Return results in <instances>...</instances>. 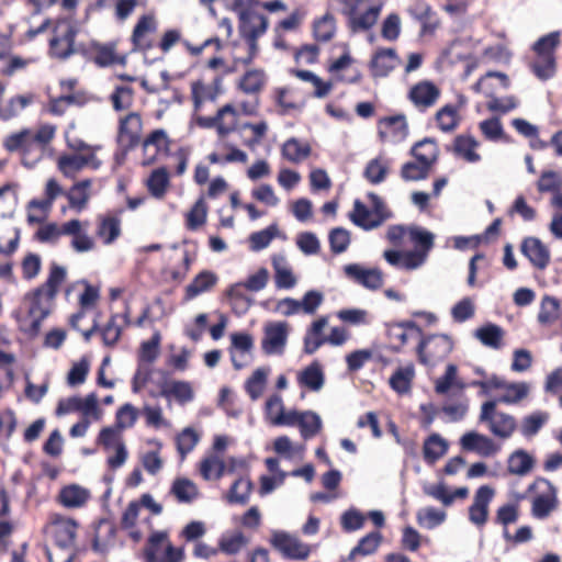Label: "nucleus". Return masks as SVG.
<instances>
[{"label": "nucleus", "mask_w": 562, "mask_h": 562, "mask_svg": "<svg viewBox=\"0 0 562 562\" xmlns=\"http://www.w3.org/2000/svg\"><path fill=\"white\" fill-rule=\"evenodd\" d=\"M55 133V126L49 124L22 128L4 136L2 147L8 154L15 155L24 167L33 168L46 156Z\"/></svg>", "instance_id": "nucleus-1"}, {"label": "nucleus", "mask_w": 562, "mask_h": 562, "mask_svg": "<svg viewBox=\"0 0 562 562\" xmlns=\"http://www.w3.org/2000/svg\"><path fill=\"white\" fill-rule=\"evenodd\" d=\"M260 0H234L233 11L238 18V32L247 44V54L236 57L245 67L252 64L259 54L258 40L267 32L268 18L260 11Z\"/></svg>", "instance_id": "nucleus-2"}, {"label": "nucleus", "mask_w": 562, "mask_h": 562, "mask_svg": "<svg viewBox=\"0 0 562 562\" xmlns=\"http://www.w3.org/2000/svg\"><path fill=\"white\" fill-rule=\"evenodd\" d=\"M66 277V268L52 262L46 281L27 293L26 297L30 300L29 316L32 321L27 327L23 328V331L30 337H36L40 334L42 322L49 315L52 303Z\"/></svg>", "instance_id": "nucleus-3"}, {"label": "nucleus", "mask_w": 562, "mask_h": 562, "mask_svg": "<svg viewBox=\"0 0 562 562\" xmlns=\"http://www.w3.org/2000/svg\"><path fill=\"white\" fill-rule=\"evenodd\" d=\"M561 45V32H550L538 38L531 49L535 58L529 63L531 72L541 81L552 79L557 74V49Z\"/></svg>", "instance_id": "nucleus-4"}, {"label": "nucleus", "mask_w": 562, "mask_h": 562, "mask_svg": "<svg viewBox=\"0 0 562 562\" xmlns=\"http://www.w3.org/2000/svg\"><path fill=\"white\" fill-rule=\"evenodd\" d=\"M529 498L531 516L539 520L549 518L560 505L558 488L544 477H536L518 499Z\"/></svg>", "instance_id": "nucleus-5"}, {"label": "nucleus", "mask_w": 562, "mask_h": 562, "mask_svg": "<svg viewBox=\"0 0 562 562\" xmlns=\"http://www.w3.org/2000/svg\"><path fill=\"white\" fill-rule=\"evenodd\" d=\"M77 33V29L70 22L57 21L53 27V36L49 40L50 56L60 60H66L75 54L88 56L85 45L75 44Z\"/></svg>", "instance_id": "nucleus-6"}, {"label": "nucleus", "mask_w": 562, "mask_h": 562, "mask_svg": "<svg viewBox=\"0 0 562 562\" xmlns=\"http://www.w3.org/2000/svg\"><path fill=\"white\" fill-rule=\"evenodd\" d=\"M143 559L145 562H182L184 552L172 544L167 531H154L143 548Z\"/></svg>", "instance_id": "nucleus-7"}, {"label": "nucleus", "mask_w": 562, "mask_h": 562, "mask_svg": "<svg viewBox=\"0 0 562 562\" xmlns=\"http://www.w3.org/2000/svg\"><path fill=\"white\" fill-rule=\"evenodd\" d=\"M78 522L54 513L49 515V520L45 526V533L61 549H70L76 544Z\"/></svg>", "instance_id": "nucleus-8"}, {"label": "nucleus", "mask_w": 562, "mask_h": 562, "mask_svg": "<svg viewBox=\"0 0 562 562\" xmlns=\"http://www.w3.org/2000/svg\"><path fill=\"white\" fill-rule=\"evenodd\" d=\"M452 341L447 335H422L417 344L418 359L424 364L434 366L445 359L452 350Z\"/></svg>", "instance_id": "nucleus-9"}, {"label": "nucleus", "mask_w": 562, "mask_h": 562, "mask_svg": "<svg viewBox=\"0 0 562 562\" xmlns=\"http://www.w3.org/2000/svg\"><path fill=\"white\" fill-rule=\"evenodd\" d=\"M480 422L487 423L491 432L499 438H509L516 430L515 418L496 411V401H487L481 407Z\"/></svg>", "instance_id": "nucleus-10"}, {"label": "nucleus", "mask_w": 562, "mask_h": 562, "mask_svg": "<svg viewBox=\"0 0 562 562\" xmlns=\"http://www.w3.org/2000/svg\"><path fill=\"white\" fill-rule=\"evenodd\" d=\"M143 120L139 113L130 112L119 121L116 142L124 154L142 143Z\"/></svg>", "instance_id": "nucleus-11"}, {"label": "nucleus", "mask_w": 562, "mask_h": 562, "mask_svg": "<svg viewBox=\"0 0 562 562\" xmlns=\"http://www.w3.org/2000/svg\"><path fill=\"white\" fill-rule=\"evenodd\" d=\"M158 29V21L154 13L143 14L138 18L131 34L134 52L146 54L155 47L154 35Z\"/></svg>", "instance_id": "nucleus-12"}, {"label": "nucleus", "mask_w": 562, "mask_h": 562, "mask_svg": "<svg viewBox=\"0 0 562 562\" xmlns=\"http://www.w3.org/2000/svg\"><path fill=\"white\" fill-rule=\"evenodd\" d=\"M423 329L414 321L394 322L386 325L391 350L400 352L409 340H420Z\"/></svg>", "instance_id": "nucleus-13"}, {"label": "nucleus", "mask_w": 562, "mask_h": 562, "mask_svg": "<svg viewBox=\"0 0 562 562\" xmlns=\"http://www.w3.org/2000/svg\"><path fill=\"white\" fill-rule=\"evenodd\" d=\"M100 166L101 160L93 153L88 155L66 154L59 156L57 160L58 170L68 179H75L86 167L97 170Z\"/></svg>", "instance_id": "nucleus-14"}, {"label": "nucleus", "mask_w": 562, "mask_h": 562, "mask_svg": "<svg viewBox=\"0 0 562 562\" xmlns=\"http://www.w3.org/2000/svg\"><path fill=\"white\" fill-rule=\"evenodd\" d=\"M401 64L402 60L394 48L380 47L372 54L368 67L373 78H384Z\"/></svg>", "instance_id": "nucleus-15"}, {"label": "nucleus", "mask_w": 562, "mask_h": 562, "mask_svg": "<svg viewBox=\"0 0 562 562\" xmlns=\"http://www.w3.org/2000/svg\"><path fill=\"white\" fill-rule=\"evenodd\" d=\"M270 542L284 558L291 560H305L311 552L307 544L283 531L273 532Z\"/></svg>", "instance_id": "nucleus-16"}, {"label": "nucleus", "mask_w": 562, "mask_h": 562, "mask_svg": "<svg viewBox=\"0 0 562 562\" xmlns=\"http://www.w3.org/2000/svg\"><path fill=\"white\" fill-rule=\"evenodd\" d=\"M440 95L441 90L429 80L418 81L408 91L409 101L420 112L432 108L438 102Z\"/></svg>", "instance_id": "nucleus-17"}, {"label": "nucleus", "mask_w": 562, "mask_h": 562, "mask_svg": "<svg viewBox=\"0 0 562 562\" xmlns=\"http://www.w3.org/2000/svg\"><path fill=\"white\" fill-rule=\"evenodd\" d=\"M494 494V490L488 485H482L475 492L473 503L469 507V520L479 528L487 521L488 506Z\"/></svg>", "instance_id": "nucleus-18"}, {"label": "nucleus", "mask_w": 562, "mask_h": 562, "mask_svg": "<svg viewBox=\"0 0 562 562\" xmlns=\"http://www.w3.org/2000/svg\"><path fill=\"white\" fill-rule=\"evenodd\" d=\"M288 339V325L283 322L269 323L265 327L261 348L267 355L282 353Z\"/></svg>", "instance_id": "nucleus-19"}, {"label": "nucleus", "mask_w": 562, "mask_h": 562, "mask_svg": "<svg viewBox=\"0 0 562 562\" xmlns=\"http://www.w3.org/2000/svg\"><path fill=\"white\" fill-rule=\"evenodd\" d=\"M78 284L83 285V292L78 297L79 311L69 318L74 329H79V322L86 316V312L93 308L100 300V286L91 284L87 280H79Z\"/></svg>", "instance_id": "nucleus-20"}, {"label": "nucleus", "mask_w": 562, "mask_h": 562, "mask_svg": "<svg viewBox=\"0 0 562 562\" xmlns=\"http://www.w3.org/2000/svg\"><path fill=\"white\" fill-rule=\"evenodd\" d=\"M520 251L528 258L531 265L539 269H546L551 260L549 248L537 237H526L520 245Z\"/></svg>", "instance_id": "nucleus-21"}, {"label": "nucleus", "mask_w": 562, "mask_h": 562, "mask_svg": "<svg viewBox=\"0 0 562 562\" xmlns=\"http://www.w3.org/2000/svg\"><path fill=\"white\" fill-rule=\"evenodd\" d=\"M345 273L357 283L370 290H378L383 284V273L376 268L366 269L357 263H351L345 267Z\"/></svg>", "instance_id": "nucleus-22"}, {"label": "nucleus", "mask_w": 562, "mask_h": 562, "mask_svg": "<svg viewBox=\"0 0 562 562\" xmlns=\"http://www.w3.org/2000/svg\"><path fill=\"white\" fill-rule=\"evenodd\" d=\"M223 76H215L210 85L201 80L191 85V94L194 109L199 110L204 101H215L222 93Z\"/></svg>", "instance_id": "nucleus-23"}, {"label": "nucleus", "mask_w": 562, "mask_h": 562, "mask_svg": "<svg viewBox=\"0 0 562 562\" xmlns=\"http://www.w3.org/2000/svg\"><path fill=\"white\" fill-rule=\"evenodd\" d=\"M407 135V123L404 115L386 116L379 121V136L382 142L391 138L402 140Z\"/></svg>", "instance_id": "nucleus-24"}, {"label": "nucleus", "mask_w": 562, "mask_h": 562, "mask_svg": "<svg viewBox=\"0 0 562 562\" xmlns=\"http://www.w3.org/2000/svg\"><path fill=\"white\" fill-rule=\"evenodd\" d=\"M268 81L267 74L261 68L248 69L237 81V89L248 95H258Z\"/></svg>", "instance_id": "nucleus-25"}, {"label": "nucleus", "mask_w": 562, "mask_h": 562, "mask_svg": "<svg viewBox=\"0 0 562 562\" xmlns=\"http://www.w3.org/2000/svg\"><path fill=\"white\" fill-rule=\"evenodd\" d=\"M411 16L416 20L422 29L420 35H432L439 26L437 13L427 3H418L408 10Z\"/></svg>", "instance_id": "nucleus-26"}, {"label": "nucleus", "mask_w": 562, "mask_h": 562, "mask_svg": "<svg viewBox=\"0 0 562 562\" xmlns=\"http://www.w3.org/2000/svg\"><path fill=\"white\" fill-rule=\"evenodd\" d=\"M90 492L77 484L66 485L60 488L56 501L65 508H80L87 504Z\"/></svg>", "instance_id": "nucleus-27"}, {"label": "nucleus", "mask_w": 562, "mask_h": 562, "mask_svg": "<svg viewBox=\"0 0 562 562\" xmlns=\"http://www.w3.org/2000/svg\"><path fill=\"white\" fill-rule=\"evenodd\" d=\"M86 58L92 60L99 67H108L119 63L121 59L116 54V46L113 43L99 44L92 42L88 47Z\"/></svg>", "instance_id": "nucleus-28"}, {"label": "nucleus", "mask_w": 562, "mask_h": 562, "mask_svg": "<svg viewBox=\"0 0 562 562\" xmlns=\"http://www.w3.org/2000/svg\"><path fill=\"white\" fill-rule=\"evenodd\" d=\"M218 282V277L211 270H202L186 288V300H192L198 295L211 291Z\"/></svg>", "instance_id": "nucleus-29"}, {"label": "nucleus", "mask_w": 562, "mask_h": 562, "mask_svg": "<svg viewBox=\"0 0 562 562\" xmlns=\"http://www.w3.org/2000/svg\"><path fill=\"white\" fill-rule=\"evenodd\" d=\"M169 494L175 497L179 504H191L200 495L198 485L187 477H177L173 480Z\"/></svg>", "instance_id": "nucleus-30"}, {"label": "nucleus", "mask_w": 562, "mask_h": 562, "mask_svg": "<svg viewBox=\"0 0 562 562\" xmlns=\"http://www.w3.org/2000/svg\"><path fill=\"white\" fill-rule=\"evenodd\" d=\"M91 187V179H83L74 183L69 190L65 192L69 206L78 212L85 210L90 199Z\"/></svg>", "instance_id": "nucleus-31"}, {"label": "nucleus", "mask_w": 562, "mask_h": 562, "mask_svg": "<svg viewBox=\"0 0 562 562\" xmlns=\"http://www.w3.org/2000/svg\"><path fill=\"white\" fill-rule=\"evenodd\" d=\"M166 398H175L180 404L189 403L194 397L191 384L187 381H171L164 383L159 393Z\"/></svg>", "instance_id": "nucleus-32"}, {"label": "nucleus", "mask_w": 562, "mask_h": 562, "mask_svg": "<svg viewBox=\"0 0 562 562\" xmlns=\"http://www.w3.org/2000/svg\"><path fill=\"white\" fill-rule=\"evenodd\" d=\"M95 234L105 245L114 243L121 235L120 218L110 214L99 216Z\"/></svg>", "instance_id": "nucleus-33"}, {"label": "nucleus", "mask_w": 562, "mask_h": 562, "mask_svg": "<svg viewBox=\"0 0 562 562\" xmlns=\"http://www.w3.org/2000/svg\"><path fill=\"white\" fill-rule=\"evenodd\" d=\"M312 147L307 142H301L291 137L284 142L281 154L284 159L292 164H300L311 156Z\"/></svg>", "instance_id": "nucleus-34"}, {"label": "nucleus", "mask_w": 562, "mask_h": 562, "mask_svg": "<svg viewBox=\"0 0 562 562\" xmlns=\"http://www.w3.org/2000/svg\"><path fill=\"white\" fill-rule=\"evenodd\" d=\"M411 154L415 157V159L424 162L432 169V167L438 161L439 148L434 139L424 138L412 147Z\"/></svg>", "instance_id": "nucleus-35"}, {"label": "nucleus", "mask_w": 562, "mask_h": 562, "mask_svg": "<svg viewBox=\"0 0 562 562\" xmlns=\"http://www.w3.org/2000/svg\"><path fill=\"white\" fill-rule=\"evenodd\" d=\"M170 186V177L166 167L154 169L146 180V187L155 199H162Z\"/></svg>", "instance_id": "nucleus-36"}, {"label": "nucleus", "mask_w": 562, "mask_h": 562, "mask_svg": "<svg viewBox=\"0 0 562 562\" xmlns=\"http://www.w3.org/2000/svg\"><path fill=\"white\" fill-rule=\"evenodd\" d=\"M504 335V329L493 323H487L474 331V337L492 349H499L503 346Z\"/></svg>", "instance_id": "nucleus-37"}, {"label": "nucleus", "mask_w": 562, "mask_h": 562, "mask_svg": "<svg viewBox=\"0 0 562 562\" xmlns=\"http://www.w3.org/2000/svg\"><path fill=\"white\" fill-rule=\"evenodd\" d=\"M424 492L428 496L440 501L445 506H450L456 498H467L469 494L468 487H458L453 492H449L443 483L427 486Z\"/></svg>", "instance_id": "nucleus-38"}, {"label": "nucleus", "mask_w": 562, "mask_h": 562, "mask_svg": "<svg viewBox=\"0 0 562 562\" xmlns=\"http://www.w3.org/2000/svg\"><path fill=\"white\" fill-rule=\"evenodd\" d=\"M496 94V89H494L493 87H486L485 97L490 99L488 102L486 103V108L490 112L506 114L515 110L519 104L515 95L498 98Z\"/></svg>", "instance_id": "nucleus-39"}, {"label": "nucleus", "mask_w": 562, "mask_h": 562, "mask_svg": "<svg viewBox=\"0 0 562 562\" xmlns=\"http://www.w3.org/2000/svg\"><path fill=\"white\" fill-rule=\"evenodd\" d=\"M218 120V137L224 138L234 131L238 125L239 114L233 104H225L216 112Z\"/></svg>", "instance_id": "nucleus-40"}, {"label": "nucleus", "mask_w": 562, "mask_h": 562, "mask_svg": "<svg viewBox=\"0 0 562 562\" xmlns=\"http://www.w3.org/2000/svg\"><path fill=\"white\" fill-rule=\"evenodd\" d=\"M459 110L460 106L453 104H446L440 108L435 115L438 128L446 133L454 131L461 121Z\"/></svg>", "instance_id": "nucleus-41"}, {"label": "nucleus", "mask_w": 562, "mask_h": 562, "mask_svg": "<svg viewBox=\"0 0 562 562\" xmlns=\"http://www.w3.org/2000/svg\"><path fill=\"white\" fill-rule=\"evenodd\" d=\"M34 101V94H19L12 97L5 104H0V119L9 121L16 117Z\"/></svg>", "instance_id": "nucleus-42"}, {"label": "nucleus", "mask_w": 562, "mask_h": 562, "mask_svg": "<svg viewBox=\"0 0 562 562\" xmlns=\"http://www.w3.org/2000/svg\"><path fill=\"white\" fill-rule=\"evenodd\" d=\"M479 143L470 135H458L453 142V153L468 162H477L481 156L475 151Z\"/></svg>", "instance_id": "nucleus-43"}, {"label": "nucleus", "mask_w": 562, "mask_h": 562, "mask_svg": "<svg viewBox=\"0 0 562 562\" xmlns=\"http://www.w3.org/2000/svg\"><path fill=\"white\" fill-rule=\"evenodd\" d=\"M389 170V160L379 156L368 161L363 171V177L371 184H380L386 179Z\"/></svg>", "instance_id": "nucleus-44"}, {"label": "nucleus", "mask_w": 562, "mask_h": 562, "mask_svg": "<svg viewBox=\"0 0 562 562\" xmlns=\"http://www.w3.org/2000/svg\"><path fill=\"white\" fill-rule=\"evenodd\" d=\"M336 19L331 12H326L323 16L313 22V35L318 42H329L336 34Z\"/></svg>", "instance_id": "nucleus-45"}, {"label": "nucleus", "mask_w": 562, "mask_h": 562, "mask_svg": "<svg viewBox=\"0 0 562 562\" xmlns=\"http://www.w3.org/2000/svg\"><path fill=\"white\" fill-rule=\"evenodd\" d=\"M270 369L257 368L245 382V391L252 401H257L263 393Z\"/></svg>", "instance_id": "nucleus-46"}, {"label": "nucleus", "mask_w": 562, "mask_h": 562, "mask_svg": "<svg viewBox=\"0 0 562 562\" xmlns=\"http://www.w3.org/2000/svg\"><path fill=\"white\" fill-rule=\"evenodd\" d=\"M448 450V443L438 434H431L424 442L423 454L427 463H435Z\"/></svg>", "instance_id": "nucleus-47"}, {"label": "nucleus", "mask_w": 562, "mask_h": 562, "mask_svg": "<svg viewBox=\"0 0 562 562\" xmlns=\"http://www.w3.org/2000/svg\"><path fill=\"white\" fill-rule=\"evenodd\" d=\"M535 464L533 458L525 450H517L508 458L507 470L510 474L526 475Z\"/></svg>", "instance_id": "nucleus-48"}, {"label": "nucleus", "mask_w": 562, "mask_h": 562, "mask_svg": "<svg viewBox=\"0 0 562 562\" xmlns=\"http://www.w3.org/2000/svg\"><path fill=\"white\" fill-rule=\"evenodd\" d=\"M458 367L453 363H449L446 368L443 375H441L435 384V391L437 394H447L448 391L457 386L460 395L463 397V383L457 380Z\"/></svg>", "instance_id": "nucleus-49"}, {"label": "nucleus", "mask_w": 562, "mask_h": 562, "mask_svg": "<svg viewBox=\"0 0 562 562\" xmlns=\"http://www.w3.org/2000/svg\"><path fill=\"white\" fill-rule=\"evenodd\" d=\"M414 374L413 367L398 368L389 380L391 389L401 395L408 393L412 389Z\"/></svg>", "instance_id": "nucleus-50"}, {"label": "nucleus", "mask_w": 562, "mask_h": 562, "mask_svg": "<svg viewBox=\"0 0 562 562\" xmlns=\"http://www.w3.org/2000/svg\"><path fill=\"white\" fill-rule=\"evenodd\" d=\"M200 474L206 480H218L225 472V463L217 456H209L200 461Z\"/></svg>", "instance_id": "nucleus-51"}, {"label": "nucleus", "mask_w": 562, "mask_h": 562, "mask_svg": "<svg viewBox=\"0 0 562 562\" xmlns=\"http://www.w3.org/2000/svg\"><path fill=\"white\" fill-rule=\"evenodd\" d=\"M382 541V535L379 531H372L361 538L358 544L350 551L348 559L351 561L356 555H369L374 553Z\"/></svg>", "instance_id": "nucleus-52"}, {"label": "nucleus", "mask_w": 562, "mask_h": 562, "mask_svg": "<svg viewBox=\"0 0 562 562\" xmlns=\"http://www.w3.org/2000/svg\"><path fill=\"white\" fill-rule=\"evenodd\" d=\"M252 490V483L249 479L239 477L236 480L227 494V501L231 504L246 505Z\"/></svg>", "instance_id": "nucleus-53"}, {"label": "nucleus", "mask_w": 562, "mask_h": 562, "mask_svg": "<svg viewBox=\"0 0 562 562\" xmlns=\"http://www.w3.org/2000/svg\"><path fill=\"white\" fill-rule=\"evenodd\" d=\"M493 80L498 81V86L506 90L510 86V80L508 76L501 71H487L484 76H482L472 87V90L476 93H484L486 87H493L497 90L496 86L493 83Z\"/></svg>", "instance_id": "nucleus-54"}, {"label": "nucleus", "mask_w": 562, "mask_h": 562, "mask_svg": "<svg viewBox=\"0 0 562 562\" xmlns=\"http://www.w3.org/2000/svg\"><path fill=\"white\" fill-rule=\"evenodd\" d=\"M431 168L415 159L414 161H407L401 167V178L404 181H419L425 180L429 177Z\"/></svg>", "instance_id": "nucleus-55"}, {"label": "nucleus", "mask_w": 562, "mask_h": 562, "mask_svg": "<svg viewBox=\"0 0 562 562\" xmlns=\"http://www.w3.org/2000/svg\"><path fill=\"white\" fill-rule=\"evenodd\" d=\"M299 383L312 391H318L324 384V373L317 363L306 367L299 375Z\"/></svg>", "instance_id": "nucleus-56"}, {"label": "nucleus", "mask_w": 562, "mask_h": 562, "mask_svg": "<svg viewBox=\"0 0 562 562\" xmlns=\"http://www.w3.org/2000/svg\"><path fill=\"white\" fill-rule=\"evenodd\" d=\"M119 314H112L103 327H100V334L104 346L113 348L120 341L123 326L117 324Z\"/></svg>", "instance_id": "nucleus-57"}, {"label": "nucleus", "mask_w": 562, "mask_h": 562, "mask_svg": "<svg viewBox=\"0 0 562 562\" xmlns=\"http://www.w3.org/2000/svg\"><path fill=\"white\" fill-rule=\"evenodd\" d=\"M206 217L207 205L204 201V198H200L187 213L186 226L189 231H196L199 227L205 224Z\"/></svg>", "instance_id": "nucleus-58"}, {"label": "nucleus", "mask_w": 562, "mask_h": 562, "mask_svg": "<svg viewBox=\"0 0 562 562\" xmlns=\"http://www.w3.org/2000/svg\"><path fill=\"white\" fill-rule=\"evenodd\" d=\"M548 419L549 414L546 412H535L525 416L521 422L520 432L527 438L533 437L544 426Z\"/></svg>", "instance_id": "nucleus-59"}, {"label": "nucleus", "mask_w": 562, "mask_h": 562, "mask_svg": "<svg viewBox=\"0 0 562 562\" xmlns=\"http://www.w3.org/2000/svg\"><path fill=\"white\" fill-rule=\"evenodd\" d=\"M349 217L355 225L366 231H370L378 227L372 226L374 223L372 211L369 210L360 200H356L353 202V210L350 213Z\"/></svg>", "instance_id": "nucleus-60"}, {"label": "nucleus", "mask_w": 562, "mask_h": 562, "mask_svg": "<svg viewBox=\"0 0 562 562\" xmlns=\"http://www.w3.org/2000/svg\"><path fill=\"white\" fill-rule=\"evenodd\" d=\"M537 189L541 193H551L552 196L562 190V175L557 171H543L537 181Z\"/></svg>", "instance_id": "nucleus-61"}, {"label": "nucleus", "mask_w": 562, "mask_h": 562, "mask_svg": "<svg viewBox=\"0 0 562 562\" xmlns=\"http://www.w3.org/2000/svg\"><path fill=\"white\" fill-rule=\"evenodd\" d=\"M199 440V434L191 427H187L178 434L176 437V445L181 460L186 459L188 453H190L198 445Z\"/></svg>", "instance_id": "nucleus-62"}, {"label": "nucleus", "mask_w": 562, "mask_h": 562, "mask_svg": "<svg viewBox=\"0 0 562 562\" xmlns=\"http://www.w3.org/2000/svg\"><path fill=\"white\" fill-rule=\"evenodd\" d=\"M135 91L130 86H116L110 100L115 111L128 110L134 102Z\"/></svg>", "instance_id": "nucleus-63"}, {"label": "nucleus", "mask_w": 562, "mask_h": 562, "mask_svg": "<svg viewBox=\"0 0 562 562\" xmlns=\"http://www.w3.org/2000/svg\"><path fill=\"white\" fill-rule=\"evenodd\" d=\"M560 307L561 306L558 299L544 296L538 314L539 323L542 325L553 324L559 318Z\"/></svg>", "instance_id": "nucleus-64"}]
</instances>
